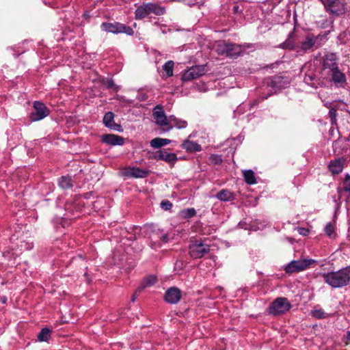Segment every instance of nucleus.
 <instances>
[{
	"mask_svg": "<svg viewBox=\"0 0 350 350\" xmlns=\"http://www.w3.org/2000/svg\"><path fill=\"white\" fill-rule=\"evenodd\" d=\"M324 282L332 288H340L350 284V265L338 271L322 273Z\"/></svg>",
	"mask_w": 350,
	"mask_h": 350,
	"instance_id": "1",
	"label": "nucleus"
},
{
	"mask_svg": "<svg viewBox=\"0 0 350 350\" xmlns=\"http://www.w3.org/2000/svg\"><path fill=\"white\" fill-rule=\"evenodd\" d=\"M165 13L164 7L155 3H146L139 5L135 11V18L142 20L148 16L150 14L156 16L163 15Z\"/></svg>",
	"mask_w": 350,
	"mask_h": 350,
	"instance_id": "2",
	"label": "nucleus"
},
{
	"mask_svg": "<svg viewBox=\"0 0 350 350\" xmlns=\"http://www.w3.org/2000/svg\"><path fill=\"white\" fill-rule=\"evenodd\" d=\"M301 72L304 73V81L308 85L317 88L323 85V82L321 80V77H319L316 75V66L311 63L305 64L301 69Z\"/></svg>",
	"mask_w": 350,
	"mask_h": 350,
	"instance_id": "3",
	"label": "nucleus"
},
{
	"mask_svg": "<svg viewBox=\"0 0 350 350\" xmlns=\"http://www.w3.org/2000/svg\"><path fill=\"white\" fill-rule=\"evenodd\" d=\"M75 208L73 205L68 203L64 209L58 208L59 213L55 214L52 219L55 227L57 228L61 226L62 228H65L68 226L70 224L68 221L72 219V216H75Z\"/></svg>",
	"mask_w": 350,
	"mask_h": 350,
	"instance_id": "4",
	"label": "nucleus"
},
{
	"mask_svg": "<svg viewBox=\"0 0 350 350\" xmlns=\"http://www.w3.org/2000/svg\"><path fill=\"white\" fill-rule=\"evenodd\" d=\"M324 5L325 10L333 16H341L347 11L346 0H319Z\"/></svg>",
	"mask_w": 350,
	"mask_h": 350,
	"instance_id": "5",
	"label": "nucleus"
},
{
	"mask_svg": "<svg viewBox=\"0 0 350 350\" xmlns=\"http://www.w3.org/2000/svg\"><path fill=\"white\" fill-rule=\"evenodd\" d=\"M291 80L288 77L283 75H273L266 78L264 84L270 88V91L276 93L282 89H285L289 86Z\"/></svg>",
	"mask_w": 350,
	"mask_h": 350,
	"instance_id": "6",
	"label": "nucleus"
},
{
	"mask_svg": "<svg viewBox=\"0 0 350 350\" xmlns=\"http://www.w3.org/2000/svg\"><path fill=\"white\" fill-rule=\"evenodd\" d=\"M210 245L202 239L191 241L189 245V254L192 258L198 259L204 257L211 250Z\"/></svg>",
	"mask_w": 350,
	"mask_h": 350,
	"instance_id": "7",
	"label": "nucleus"
},
{
	"mask_svg": "<svg viewBox=\"0 0 350 350\" xmlns=\"http://www.w3.org/2000/svg\"><path fill=\"white\" fill-rule=\"evenodd\" d=\"M249 48L250 45L247 44H239L232 42H224L220 46L221 53L232 59H237L240 57L242 55L243 52Z\"/></svg>",
	"mask_w": 350,
	"mask_h": 350,
	"instance_id": "8",
	"label": "nucleus"
},
{
	"mask_svg": "<svg viewBox=\"0 0 350 350\" xmlns=\"http://www.w3.org/2000/svg\"><path fill=\"white\" fill-rule=\"evenodd\" d=\"M292 306L287 298L278 297L273 300L267 308L269 314L278 316L283 314L291 310Z\"/></svg>",
	"mask_w": 350,
	"mask_h": 350,
	"instance_id": "9",
	"label": "nucleus"
},
{
	"mask_svg": "<svg viewBox=\"0 0 350 350\" xmlns=\"http://www.w3.org/2000/svg\"><path fill=\"white\" fill-rule=\"evenodd\" d=\"M337 58L334 53H329L324 55L322 59V67L320 75L323 79H329V72L338 68Z\"/></svg>",
	"mask_w": 350,
	"mask_h": 350,
	"instance_id": "10",
	"label": "nucleus"
},
{
	"mask_svg": "<svg viewBox=\"0 0 350 350\" xmlns=\"http://www.w3.org/2000/svg\"><path fill=\"white\" fill-rule=\"evenodd\" d=\"M100 28L105 32L114 34L123 33L128 36H132L134 33L133 28L119 22H105L101 24Z\"/></svg>",
	"mask_w": 350,
	"mask_h": 350,
	"instance_id": "11",
	"label": "nucleus"
},
{
	"mask_svg": "<svg viewBox=\"0 0 350 350\" xmlns=\"http://www.w3.org/2000/svg\"><path fill=\"white\" fill-rule=\"evenodd\" d=\"M33 108V111L30 113L29 117L31 122L40 121L50 113L49 109L41 101H34Z\"/></svg>",
	"mask_w": 350,
	"mask_h": 350,
	"instance_id": "12",
	"label": "nucleus"
},
{
	"mask_svg": "<svg viewBox=\"0 0 350 350\" xmlns=\"http://www.w3.org/2000/svg\"><path fill=\"white\" fill-rule=\"evenodd\" d=\"M314 262L313 259L293 260L285 266L284 271L288 274L298 273L305 270Z\"/></svg>",
	"mask_w": 350,
	"mask_h": 350,
	"instance_id": "13",
	"label": "nucleus"
},
{
	"mask_svg": "<svg viewBox=\"0 0 350 350\" xmlns=\"http://www.w3.org/2000/svg\"><path fill=\"white\" fill-rule=\"evenodd\" d=\"M205 72H206L205 66H203V65L193 66L183 72L181 79L183 81H189L190 80L197 79V78L204 75L205 74Z\"/></svg>",
	"mask_w": 350,
	"mask_h": 350,
	"instance_id": "14",
	"label": "nucleus"
},
{
	"mask_svg": "<svg viewBox=\"0 0 350 350\" xmlns=\"http://www.w3.org/2000/svg\"><path fill=\"white\" fill-rule=\"evenodd\" d=\"M150 158L157 161H163L172 166H173L178 160V157L175 153L167 152L165 149H161L155 152Z\"/></svg>",
	"mask_w": 350,
	"mask_h": 350,
	"instance_id": "15",
	"label": "nucleus"
},
{
	"mask_svg": "<svg viewBox=\"0 0 350 350\" xmlns=\"http://www.w3.org/2000/svg\"><path fill=\"white\" fill-rule=\"evenodd\" d=\"M152 115L157 125L160 126L170 125L169 117L166 116L162 105H157L153 108Z\"/></svg>",
	"mask_w": 350,
	"mask_h": 350,
	"instance_id": "16",
	"label": "nucleus"
},
{
	"mask_svg": "<svg viewBox=\"0 0 350 350\" xmlns=\"http://www.w3.org/2000/svg\"><path fill=\"white\" fill-rule=\"evenodd\" d=\"M182 297V291L176 286L167 288L165 293L164 300L170 304H178Z\"/></svg>",
	"mask_w": 350,
	"mask_h": 350,
	"instance_id": "17",
	"label": "nucleus"
},
{
	"mask_svg": "<svg viewBox=\"0 0 350 350\" xmlns=\"http://www.w3.org/2000/svg\"><path fill=\"white\" fill-rule=\"evenodd\" d=\"M329 77L331 78L329 79V81L333 82L338 88H344L347 84L346 76L340 70L338 67L329 72Z\"/></svg>",
	"mask_w": 350,
	"mask_h": 350,
	"instance_id": "18",
	"label": "nucleus"
},
{
	"mask_svg": "<svg viewBox=\"0 0 350 350\" xmlns=\"http://www.w3.org/2000/svg\"><path fill=\"white\" fill-rule=\"evenodd\" d=\"M115 114L112 111L105 113L103 118L104 125L113 131L122 132L123 129L121 124L116 123L114 121Z\"/></svg>",
	"mask_w": 350,
	"mask_h": 350,
	"instance_id": "19",
	"label": "nucleus"
},
{
	"mask_svg": "<svg viewBox=\"0 0 350 350\" xmlns=\"http://www.w3.org/2000/svg\"><path fill=\"white\" fill-rule=\"evenodd\" d=\"M345 162L346 159L343 157L331 160L327 165L328 170L333 175H338L342 172Z\"/></svg>",
	"mask_w": 350,
	"mask_h": 350,
	"instance_id": "20",
	"label": "nucleus"
},
{
	"mask_svg": "<svg viewBox=\"0 0 350 350\" xmlns=\"http://www.w3.org/2000/svg\"><path fill=\"white\" fill-rule=\"evenodd\" d=\"M100 141L113 146H122L124 144V138L115 134H104L100 136Z\"/></svg>",
	"mask_w": 350,
	"mask_h": 350,
	"instance_id": "21",
	"label": "nucleus"
},
{
	"mask_svg": "<svg viewBox=\"0 0 350 350\" xmlns=\"http://www.w3.org/2000/svg\"><path fill=\"white\" fill-rule=\"evenodd\" d=\"M150 171L146 169H142L138 167H130L125 172V175L135 178H146L150 174Z\"/></svg>",
	"mask_w": 350,
	"mask_h": 350,
	"instance_id": "22",
	"label": "nucleus"
},
{
	"mask_svg": "<svg viewBox=\"0 0 350 350\" xmlns=\"http://www.w3.org/2000/svg\"><path fill=\"white\" fill-rule=\"evenodd\" d=\"M315 40L313 38L312 33L306 35L305 39L300 43V51L304 53L311 51L313 48L317 49Z\"/></svg>",
	"mask_w": 350,
	"mask_h": 350,
	"instance_id": "23",
	"label": "nucleus"
},
{
	"mask_svg": "<svg viewBox=\"0 0 350 350\" xmlns=\"http://www.w3.org/2000/svg\"><path fill=\"white\" fill-rule=\"evenodd\" d=\"M327 107L329 108V112H328V118H329L330 124L333 126H336L337 132L339 134L338 139L337 140H335L333 142V146L336 144L341 138L338 128V113H337V109L336 107H332L331 104L329 105H326Z\"/></svg>",
	"mask_w": 350,
	"mask_h": 350,
	"instance_id": "24",
	"label": "nucleus"
},
{
	"mask_svg": "<svg viewBox=\"0 0 350 350\" xmlns=\"http://www.w3.org/2000/svg\"><path fill=\"white\" fill-rule=\"evenodd\" d=\"M180 147L185 150L188 153H194L202 150V146L200 144L189 139L184 140L181 144Z\"/></svg>",
	"mask_w": 350,
	"mask_h": 350,
	"instance_id": "25",
	"label": "nucleus"
},
{
	"mask_svg": "<svg viewBox=\"0 0 350 350\" xmlns=\"http://www.w3.org/2000/svg\"><path fill=\"white\" fill-rule=\"evenodd\" d=\"M170 125L167 126V131L172 129L173 127H176L178 129H185L187 126V121L177 118L175 116L171 115L169 116Z\"/></svg>",
	"mask_w": 350,
	"mask_h": 350,
	"instance_id": "26",
	"label": "nucleus"
},
{
	"mask_svg": "<svg viewBox=\"0 0 350 350\" xmlns=\"http://www.w3.org/2000/svg\"><path fill=\"white\" fill-rule=\"evenodd\" d=\"M215 198L221 202H232L235 199V195L227 189H223L218 191Z\"/></svg>",
	"mask_w": 350,
	"mask_h": 350,
	"instance_id": "27",
	"label": "nucleus"
},
{
	"mask_svg": "<svg viewBox=\"0 0 350 350\" xmlns=\"http://www.w3.org/2000/svg\"><path fill=\"white\" fill-rule=\"evenodd\" d=\"M157 282V276L154 275H150L142 280L139 286L137 289V291L140 292L145 288L154 285Z\"/></svg>",
	"mask_w": 350,
	"mask_h": 350,
	"instance_id": "28",
	"label": "nucleus"
},
{
	"mask_svg": "<svg viewBox=\"0 0 350 350\" xmlns=\"http://www.w3.org/2000/svg\"><path fill=\"white\" fill-rule=\"evenodd\" d=\"M58 185L63 189H68L72 187V180L69 176H62L58 179Z\"/></svg>",
	"mask_w": 350,
	"mask_h": 350,
	"instance_id": "29",
	"label": "nucleus"
},
{
	"mask_svg": "<svg viewBox=\"0 0 350 350\" xmlns=\"http://www.w3.org/2000/svg\"><path fill=\"white\" fill-rule=\"evenodd\" d=\"M171 142L170 139L156 137L150 141V146L154 148H159L165 145L169 144Z\"/></svg>",
	"mask_w": 350,
	"mask_h": 350,
	"instance_id": "30",
	"label": "nucleus"
},
{
	"mask_svg": "<svg viewBox=\"0 0 350 350\" xmlns=\"http://www.w3.org/2000/svg\"><path fill=\"white\" fill-rule=\"evenodd\" d=\"M178 215L181 219H189L196 215V211L194 208H184L179 212Z\"/></svg>",
	"mask_w": 350,
	"mask_h": 350,
	"instance_id": "31",
	"label": "nucleus"
},
{
	"mask_svg": "<svg viewBox=\"0 0 350 350\" xmlns=\"http://www.w3.org/2000/svg\"><path fill=\"white\" fill-rule=\"evenodd\" d=\"M329 31L321 32L317 36L313 34V38L315 40V44L317 45V49L319 48L324 42H325L327 40V35L329 34Z\"/></svg>",
	"mask_w": 350,
	"mask_h": 350,
	"instance_id": "32",
	"label": "nucleus"
},
{
	"mask_svg": "<svg viewBox=\"0 0 350 350\" xmlns=\"http://www.w3.org/2000/svg\"><path fill=\"white\" fill-rule=\"evenodd\" d=\"M243 177L245 183L248 185H251L256 183L254 172L252 170H244Z\"/></svg>",
	"mask_w": 350,
	"mask_h": 350,
	"instance_id": "33",
	"label": "nucleus"
},
{
	"mask_svg": "<svg viewBox=\"0 0 350 350\" xmlns=\"http://www.w3.org/2000/svg\"><path fill=\"white\" fill-rule=\"evenodd\" d=\"M103 84L107 89L112 90L115 92H118L120 90V86L116 85L114 81L111 78L103 79Z\"/></svg>",
	"mask_w": 350,
	"mask_h": 350,
	"instance_id": "34",
	"label": "nucleus"
},
{
	"mask_svg": "<svg viewBox=\"0 0 350 350\" xmlns=\"http://www.w3.org/2000/svg\"><path fill=\"white\" fill-rule=\"evenodd\" d=\"M51 329L48 327L41 329L38 335V340L40 342H47L51 338Z\"/></svg>",
	"mask_w": 350,
	"mask_h": 350,
	"instance_id": "35",
	"label": "nucleus"
},
{
	"mask_svg": "<svg viewBox=\"0 0 350 350\" xmlns=\"http://www.w3.org/2000/svg\"><path fill=\"white\" fill-rule=\"evenodd\" d=\"M174 63L172 60L167 61L163 66V70L165 72V77L173 76Z\"/></svg>",
	"mask_w": 350,
	"mask_h": 350,
	"instance_id": "36",
	"label": "nucleus"
},
{
	"mask_svg": "<svg viewBox=\"0 0 350 350\" xmlns=\"http://www.w3.org/2000/svg\"><path fill=\"white\" fill-rule=\"evenodd\" d=\"M293 33V31L289 33L288 38L279 45L280 48H281L282 49H289V50L294 49L295 41L293 38L292 39L290 38V37L291 36V35Z\"/></svg>",
	"mask_w": 350,
	"mask_h": 350,
	"instance_id": "37",
	"label": "nucleus"
},
{
	"mask_svg": "<svg viewBox=\"0 0 350 350\" xmlns=\"http://www.w3.org/2000/svg\"><path fill=\"white\" fill-rule=\"evenodd\" d=\"M311 315L317 319H323L330 317V314L324 312L322 309L314 308L311 311Z\"/></svg>",
	"mask_w": 350,
	"mask_h": 350,
	"instance_id": "38",
	"label": "nucleus"
},
{
	"mask_svg": "<svg viewBox=\"0 0 350 350\" xmlns=\"http://www.w3.org/2000/svg\"><path fill=\"white\" fill-rule=\"evenodd\" d=\"M209 161L214 165H220L223 160L220 155L213 154L209 157Z\"/></svg>",
	"mask_w": 350,
	"mask_h": 350,
	"instance_id": "39",
	"label": "nucleus"
},
{
	"mask_svg": "<svg viewBox=\"0 0 350 350\" xmlns=\"http://www.w3.org/2000/svg\"><path fill=\"white\" fill-rule=\"evenodd\" d=\"M325 232L329 237L334 235V227L332 222H328L325 227Z\"/></svg>",
	"mask_w": 350,
	"mask_h": 350,
	"instance_id": "40",
	"label": "nucleus"
},
{
	"mask_svg": "<svg viewBox=\"0 0 350 350\" xmlns=\"http://www.w3.org/2000/svg\"><path fill=\"white\" fill-rule=\"evenodd\" d=\"M343 191L350 193V175L346 174L343 181Z\"/></svg>",
	"mask_w": 350,
	"mask_h": 350,
	"instance_id": "41",
	"label": "nucleus"
},
{
	"mask_svg": "<svg viewBox=\"0 0 350 350\" xmlns=\"http://www.w3.org/2000/svg\"><path fill=\"white\" fill-rule=\"evenodd\" d=\"M161 207L165 211L170 210L172 207V203L167 200L161 201Z\"/></svg>",
	"mask_w": 350,
	"mask_h": 350,
	"instance_id": "42",
	"label": "nucleus"
},
{
	"mask_svg": "<svg viewBox=\"0 0 350 350\" xmlns=\"http://www.w3.org/2000/svg\"><path fill=\"white\" fill-rule=\"evenodd\" d=\"M298 232L300 234L303 236H308L310 233L309 229L306 228H299Z\"/></svg>",
	"mask_w": 350,
	"mask_h": 350,
	"instance_id": "43",
	"label": "nucleus"
},
{
	"mask_svg": "<svg viewBox=\"0 0 350 350\" xmlns=\"http://www.w3.org/2000/svg\"><path fill=\"white\" fill-rule=\"evenodd\" d=\"M158 237L163 243H167L169 241V236L167 233L158 234Z\"/></svg>",
	"mask_w": 350,
	"mask_h": 350,
	"instance_id": "44",
	"label": "nucleus"
},
{
	"mask_svg": "<svg viewBox=\"0 0 350 350\" xmlns=\"http://www.w3.org/2000/svg\"><path fill=\"white\" fill-rule=\"evenodd\" d=\"M232 11L234 14L241 13L242 10L239 8V5H234L232 8Z\"/></svg>",
	"mask_w": 350,
	"mask_h": 350,
	"instance_id": "45",
	"label": "nucleus"
},
{
	"mask_svg": "<svg viewBox=\"0 0 350 350\" xmlns=\"http://www.w3.org/2000/svg\"><path fill=\"white\" fill-rule=\"evenodd\" d=\"M183 262H176L175 264V269H182Z\"/></svg>",
	"mask_w": 350,
	"mask_h": 350,
	"instance_id": "46",
	"label": "nucleus"
},
{
	"mask_svg": "<svg viewBox=\"0 0 350 350\" xmlns=\"http://www.w3.org/2000/svg\"><path fill=\"white\" fill-rule=\"evenodd\" d=\"M335 127L336 126H332V127L329 129V135L330 136H333L334 135V131H335Z\"/></svg>",
	"mask_w": 350,
	"mask_h": 350,
	"instance_id": "47",
	"label": "nucleus"
},
{
	"mask_svg": "<svg viewBox=\"0 0 350 350\" xmlns=\"http://www.w3.org/2000/svg\"><path fill=\"white\" fill-rule=\"evenodd\" d=\"M136 300V293L133 294L131 297V301L132 302H135Z\"/></svg>",
	"mask_w": 350,
	"mask_h": 350,
	"instance_id": "48",
	"label": "nucleus"
},
{
	"mask_svg": "<svg viewBox=\"0 0 350 350\" xmlns=\"http://www.w3.org/2000/svg\"><path fill=\"white\" fill-rule=\"evenodd\" d=\"M347 340H350V331H349V332H347Z\"/></svg>",
	"mask_w": 350,
	"mask_h": 350,
	"instance_id": "49",
	"label": "nucleus"
},
{
	"mask_svg": "<svg viewBox=\"0 0 350 350\" xmlns=\"http://www.w3.org/2000/svg\"><path fill=\"white\" fill-rule=\"evenodd\" d=\"M256 104H257V102H256V101H254V102H253V103H252V106H251V107H252V106H254V105H256Z\"/></svg>",
	"mask_w": 350,
	"mask_h": 350,
	"instance_id": "50",
	"label": "nucleus"
},
{
	"mask_svg": "<svg viewBox=\"0 0 350 350\" xmlns=\"http://www.w3.org/2000/svg\"><path fill=\"white\" fill-rule=\"evenodd\" d=\"M2 301H3V303H5V298H3V300H2Z\"/></svg>",
	"mask_w": 350,
	"mask_h": 350,
	"instance_id": "51",
	"label": "nucleus"
}]
</instances>
